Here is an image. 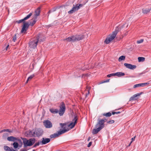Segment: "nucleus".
<instances>
[{"label":"nucleus","instance_id":"obj_19","mask_svg":"<svg viewBox=\"0 0 151 151\" xmlns=\"http://www.w3.org/2000/svg\"><path fill=\"white\" fill-rule=\"evenodd\" d=\"M142 93H138L136 94H135L134 95H133L131 97L129 100V101L132 100H136V98L137 97V96H140V95H141Z\"/></svg>","mask_w":151,"mask_h":151},{"label":"nucleus","instance_id":"obj_18","mask_svg":"<svg viewBox=\"0 0 151 151\" xmlns=\"http://www.w3.org/2000/svg\"><path fill=\"white\" fill-rule=\"evenodd\" d=\"M30 27L28 22H23V25H22V28H27Z\"/></svg>","mask_w":151,"mask_h":151},{"label":"nucleus","instance_id":"obj_7","mask_svg":"<svg viewBox=\"0 0 151 151\" xmlns=\"http://www.w3.org/2000/svg\"><path fill=\"white\" fill-rule=\"evenodd\" d=\"M77 118L76 116H75L72 122L68 125V127L70 129H72L75 125L77 121Z\"/></svg>","mask_w":151,"mask_h":151},{"label":"nucleus","instance_id":"obj_24","mask_svg":"<svg viewBox=\"0 0 151 151\" xmlns=\"http://www.w3.org/2000/svg\"><path fill=\"white\" fill-rule=\"evenodd\" d=\"M7 139L9 141H15L16 140V138L13 136H10L8 137Z\"/></svg>","mask_w":151,"mask_h":151},{"label":"nucleus","instance_id":"obj_58","mask_svg":"<svg viewBox=\"0 0 151 151\" xmlns=\"http://www.w3.org/2000/svg\"><path fill=\"white\" fill-rule=\"evenodd\" d=\"M119 28H120V27H119Z\"/></svg>","mask_w":151,"mask_h":151},{"label":"nucleus","instance_id":"obj_34","mask_svg":"<svg viewBox=\"0 0 151 151\" xmlns=\"http://www.w3.org/2000/svg\"><path fill=\"white\" fill-rule=\"evenodd\" d=\"M128 24L127 23H125L123 25H122V26L121 27L122 28H127L128 27Z\"/></svg>","mask_w":151,"mask_h":151},{"label":"nucleus","instance_id":"obj_35","mask_svg":"<svg viewBox=\"0 0 151 151\" xmlns=\"http://www.w3.org/2000/svg\"><path fill=\"white\" fill-rule=\"evenodd\" d=\"M28 150L26 147H24V148L21 149L19 151H27Z\"/></svg>","mask_w":151,"mask_h":151},{"label":"nucleus","instance_id":"obj_53","mask_svg":"<svg viewBox=\"0 0 151 151\" xmlns=\"http://www.w3.org/2000/svg\"><path fill=\"white\" fill-rule=\"evenodd\" d=\"M116 114V112H112V114L113 115H114Z\"/></svg>","mask_w":151,"mask_h":151},{"label":"nucleus","instance_id":"obj_48","mask_svg":"<svg viewBox=\"0 0 151 151\" xmlns=\"http://www.w3.org/2000/svg\"><path fill=\"white\" fill-rule=\"evenodd\" d=\"M6 132V129H3V130H1L0 132V133H1V132Z\"/></svg>","mask_w":151,"mask_h":151},{"label":"nucleus","instance_id":"obj_16","mask_svg":"<svg viewBox=\"0 0 151 151\" xmlns=\"http://www.w3.org/2000/svg\"><path fill=\"white\" fill-rule=\"evenodd\" d=\"M26 134L28 137H35L34 134V130H29L26 132Z\"/></svg>","mask_w":151,"mask_h":151},{"label":"nucleus","instance_id":"obj_32","mask_svg":"<svg viewBox=\"0 0 151 151\" xmlns=\"http://www.w3.org/2000/svg\"><path fill=\"white\" fill-rule=\"evenodd\" d=\"M13 145L14 148H17L18 147V145H19V144L17 142H14L13 143Z\"/></svg>","mask_w":151,"mask_h":151},{"label":"nucleus","instance_id":"obj_49","mask_svg":"<svg viewBox=\"0 0 151 151\" xmlns=\"http://www.w3.org/2000/svg\"><path fill=\"white\" fill-rule=\"evenodd\" d=\"M89 89H88V93H86V96L90 92H89Z\"/></svg>","mask_w":151,"mask_h":151},{"label":"nucleus","instance_id":"obj_39","mask_svg":"<svg viewBox=\"0 0 151 151\" xmlns=\"http://www.w3.org/2000/svg\"><path fill=\"white\" fill-rule=\"evenodd\" d=\"M34 75L33 74L31 75L28 78V80H31L32 78H33L34 77Z\"/></svg>","mask_w":151,"mask_h":151},{"label":"nucleus","instance_id":"obj_28","mask_svg":"<svg viewBox=\"0 0 151 151\" xmlns=\"http://www.w3.org/2000/svg\"><path fill=\"white\" fill-rule=\"evenodd\" d=\"M4 149L5 151H12L11 149L8 146H5L4 147Z\"/></svg>","mask_w":151,"mask_h":151},{"label":"nucleus","instance_id":"obj_10","mask_svg":"<svg viewBox=\"0 0 151 151\" xmlns=\"http://www.w3.org/2000/svg\"><path fill=\"white\" fill-rule=\"evenodd\" d=\"M43 124L46 128H50L52 127V124L49 120H46L43 122Z\"/></svg>","mask_w":151,"mask_h":151},{"label":"nucleus","instance_id":"obj_12","mask_svg":"<svg viewBox=\"0 0 151 151\" xmlns=\"http://www.w3.org/2000/svg\"><path fill=\"white\" fill-rule=\"evenodd\" d=\"M124 65L127 68L131 70L134 69L136 68V66L135 65H132L130 64L124 63Z\"/></svg>","mask_w":151,"mask_h":151},{"label":"nucleus","instance_id":"obj_22","mask_svg":"<svg viewBox=\"0 0 151 151\" xmlns=\"http://www.w3.org/2000/svg\"><path fill=\"white\" fill-rule=\"evenodd\" d=\"M75 36L76 37V41H79L82 39L83 38V36L82 35H77Z\"/></svg>","mask_w":151,"mask_h":151},{"label":"nucleus","instance_id":"obj_3","mask_svg":"<svg viewBox=\"0 0 151 151\" xmlns=\"http://www.w3.org/2000/svg\"><path fill=\"white\" fill-rule=\"evenodd\" d=\"M118 32V30L116 29L113 32L112 34L109 35L106 39L105 41V42L107 44H109L115 38Z\"/></svg>","mask_w":151,"mask_h":151},{"label":"nucleus","instance_id":"obj_20","mask_svg":"<svg viewBox=\"0 0 151 151\" xmlns=\"http://www.w3.org/2000/svg\"><path fill=\"white\" fill-rule=\"evenodd\" d=\"M40 12V8L38 7L35 11V16L34 18L37 17V16L39 15Z\"/></svg>","mask_w":151,"mask_h":151},{"label":"nucleus","instance_id":"obj_1","mask_svg":"<svg viewBox=\"0 0 151 151\" xmlns=\"http://www.w3.org/2000/svg\"><path fill=\"white\" fill-rule=\"evenodd\" d=\"M104 122L103 120H101V119L99 118L98 119L97 122L95 126L96 128L92 130V132L93 134H96L104 127Z\"/></svg>","mask_w":151,"mask_h":151},{"label":"nucleus","instance_id":"obj_26","mask_svg":"<svg viewBox=\"0 0 151 151\" xmlns=\"http://www.w3.org/2000/svg\"><path fill=\"white\" fill-rule=\"evenodd\" d=\"M138 59L139 62H143L145 60V58L143 57H139Z\"/></svg>","mask_w":151,"mask_h":151},{"label":"nucleus","instance_id":"obj_11","mask_svg":"<svg viewBox=\"0 0 151 151\" xmlns=\"http://www.w3.org/2000/svg\"><path fill=\"white\" fill-rule=\"evenodd\" d=\"M38 41H36V40H34L29 42V47L31 48H35L37 44Z\"/></svg>","mask_w":151,"mask_h":151},{"label":"nucleus","instance_id":"obj_23","mask_svg":"<svg viewBox=\"0 0 151 151\" xmlns=\"http://www.w3.org/2000/svg\"><path fill=\"white\" fill-rule=\"evenodd\" d=\"M114 75H115V76H117L118 77H121L124 76L125 74L121 72H118L114 73Z\"/></svg>","mask_w":151,"mask_h":151},{"label":"nucleus","instance_id":"obj_2","mask_svg":"<svg viewBox=\"0 0 151 151\" xmlns=\"http://www.w3.org/2000/svg\"><path fill=\"white\" fill-rule=\"evenodd\" d=\"M35 139L34 138H31L28 140L26 138L23 139L24 147L31 146L35 143Z\"/></svg>","mask_w":151,"mask_h":151},{"label":"nucleus","instance_id":"obj_59","mask_svg":"<svg viewBox=\"0 0 151 151\" xmlns=\"http://www.w3.org/2000/svg\"><path fill=\"white\" fill-rule=\"evenodd\" d=\"M33 151H35V150H33Z\"/></svg>","mask_w":151,"mask_h":151},{"label":"nucleus","instance_id":"obj_55","mask_svg":"<svg viewBox=\"0 0 151 151\" xmlns=\"http://www.w3.org/2000/svg\"><path fill=\"white\" fill-rule=\"evenodd\" d=\"M9 46V45H8V46L6 47V50H7V49L8 48V47Z\"/></svg>","mask_w":151,"mask_h":151},{"label":"nucleus","instance_id":"obj_4","mask_svg":"<svg viewBox=\"0 0 151 151\" xmlns=\"http://www.w3.org/2000/svg\"><path fill=\"white\" fill-rule=\"evenodd\" d=\"M86 3H85L84 4H77L76 5H73V8L68 12V14H71L74 13L76 11L78 10L81 7H82Z\"/></svg>","mask_w":151,"mask_h":151},{"label":"nucleus","instance_id":"obj_45","mask_svg":"<svg viewBox=\"0 0 151 151\" xmlns=\"http://www.w3.org/2000/svg\"><path fill=\"white\" fill-rule=\"evenodd\" d=\"M92 143L91 142H89L87 145V147H90L92 144Z\"/></svg>","mask_w":151,"mask_h":151},{"label":"nucleus","instance_id":"obj_15","mask_svg":"<svg viewBox=\"0 0 151 151\" xmlns=\"http://www.w3.org/2000/svg\"><path fill=\"white\" fill-rule=\"evenodd\" d=\"M76 37L75 36H72L70 37L65 39L64 40H67L68 42H74L76 41Z\"/></svg>","mask_w":151,"mask_h":151},{"label":"nucleus","instance_id":"obj_5","mask_svg":"<svg viewBox=\"0 0 151 151\" xmlns=\"http://www.w3.org/2000/svg\"><path fill=\"white\" fill-rule=\"evenodd\" d=\"M68 131V130H67L66 129H60L59 131L51 135L50 137L51 138L57 137H58L59 135L65 133Z\"/></svg>","mask_w":151,"mask_h":151},{"label":"nucleus","instance_id":"obj_44","mask_svg":"<svg viewBox=\"0 0 151 151\" xmlns=\"http://www.w3.org/2000/svg\"><path fill=\"white\" fill-rule=\"evenodd\" d=\"M16 40V35H15L13 37V41L14 42H15Z\"/></svg>","mask_w":151,"mask_h":151},{"label":"nucleus","instance_id":"obj_36","mask_svg":"<svg viewBox=\"0 0 151 151\" xmlns=\"http://www.w3.org/2000/svg\"><path fill=\"white\" fill-rule=\"evenodd\" d=\"M114 122L113 120H108L107 121V123L109 124H113Z\"/></svg>","mask_w":151,"mask_h":151},{"label":"nucleus","instance_id":"obj_47","mask_svg":"<svg viewBox=\"0 0 151 151\" xmlns=\"http://www.w3.org/2000/svg\"><path fill=\"white\" fill-rule=\"evenodd\" d=\"M6 132H12V131H10L9 129H6Z\"/></svg>","mask_w":151,"mask_h":151},{"label":"nucleus","instance_id":"obj_41","mask_svg":"<svg viewBox=\"0 0 151 151\" xmlns=\"http://www.w3.org/2000/svg\"><path fill=\"white\" fill-rule=\"evenodd\" d=\"M135 137L136 136H135V137H133V138H132V141H131V142H130V143L129 144V146H130V145L132 143V142L134 140H135Z\"/></svg>","mask_w":151,"mask_h":151},{"label":"nucleus","instance_id":"obj_25","mask_svg":"<svg viewBox=\"0 0 151 151\" xmlns=\"http://www.w3.org/2000/svg\"><path fill=\"white\" fill-rule=\"evenodd\" d=\"M50 111L53 114L57 113L58 112V110L56 109H50Z\"/></svg>","mask_w":151,"mask_h":151},{"label":"nucleus","instance_id":"obj_54","mask_svg":"<svg viewBox=\"0 0 151 151\" xmlns=\"http://www.w3.org/2000/svg\"><path fill=\"white\" fill-rule=\"evenodd\" d=\"M109 81V80H107L106 81H104V82H108Z\"/></svg>","mask_w":151,"mask_h":151},{"label":"nucleus","instance_id":"obj_40","mask_svg":"<svg viewBox=\"0 0 151 151\" xmlns=\"http://www.w3.org/2000/svg\"><path fill=\"white\" fill-rule=\"evenodd\" d=\"M115 76V75H114V73H113L107 75V77H110L111 76Z\"/></svg>","mask_w":151,"mask_h":151},{"label":"nucleus","instance_id":"obj_17","mask_svg":"<svg viewBox=\"0 0 151 151\" xmlns=\"http://www.w3.org/2000/svg\"><path fill=\"white\" fill-rule=\"evenodd\" d=\"M50 141V139L48 138H42V141L40 142L42 145H45L49 142Z\"/></svg>","mask_w":151,"mask_h":151},{"label":"nucleus","instance_id":"obj_14","mask_svg":"<svg viewBox=\"0 0 151 151\" xmlns=\"http://www.w3.org/2000/svg\"><path fill=\"white\" fill-rule=\"evenodd\" d=\"M37 17H36L35 18L33 17V19L28 22L30 26H32L35 24L37 21Z\"/></svg>","mask_w":151,"mask_h":151},{"label":"nucleus","instance_id":"obj_57","mask_svg":"<svg viewBox=\"0 0 151 151\" xmlns=\"http://www.w3.org/2000/svg\"><path fill=\"white\" fill-rule=\"evenodd\" d=\"M84 75V74H83V75L82 76V77H83V76Z\"/></svg>","mask_w":151,"mask_h":151},{"label":"nucleus","instance_id":"obj_13","mask_svg":"<svg viewBox=\"0 0 151 151\" xmlns=\"http://www.w3.org/2000/svg\"><path fill=\"white\" fill-rule=\"evenodd\" d=\"M149 84V83H139L134 85L133 86V88H136L139 87H144L146 85H148Z\"/></svg>","mask_w":151,"mask_h":151},{"label":"nucleus","instance_id":"obj_9","mask_svg":"<svg viewBox=\"0 0 151 151\" xmlns=\"http://www.w3.org/2000/svg\"><path fill=\"white\" fill-rule=\"evenodd\" d=\"M65 111V106L64 104H61L60 106V110L58 111L59 114L60 116H62Z\"/></svg>","mask_w":151,"mask_h":151},{"label":"nucleus","instance_id":"obj_42","mask_svg":"<svg viewBox=\"0 0 151 151\" xmlns=\"http://www.w3.org/2000/svg\"><path fill=\"white\" fill-rule=\"evenodd\" d=\"M144 40L143 39H141L139 40H138L137 42L138 44H140Z\"/></svg>","mask_w":151,"mask_h":151},{"label":"nucleus","instance_id":"obj_29","mask_svg":"<svg viewBox=\"0 0 151 151\" xmlns=\"http://www.w3.org/2000/svg\"><path fill=\"white\" fill-rule=\"evenodd\" d=\"M25 21V20H24V19L23 18L22 19L17 21L15 22L18 24H19L21 23H23V22H24Z\"/></svg>","mask_w":151,"mask_h":151},{"label":"nucleus","instance_id":"obj_38","mask_svg":"<svg viewBox=\"0 0 151 151\" xmlns=\"http://www.w3.org/2000/svg\"><path fill=\"white\" fill-rule=\"evenodd\" d=\"M40 143H40V142H38L35 143L33 146V147H36L37 146H39Z\"/></svg>","mask_w":151,"mask_h":151},{"label":"nucleus","instance_id":"obj_56","mask_svg":"<svg viewBox=\"0 0 151 151\" xmlns=\"http://www.w3.org/2000/svg\"><path fill=\"white\" fill-rule=\"evenodd\" d=\"M29 81V80H28V79H27V80L26 82V83H27V82H28V81Z\"/></svg>","mask_w":151,"mask_h":151},{"label":"nucleus","instance_id":"obj_8","mask_svg":"<svg viewBox=\"0 0 151 151\" xmlns=\"http://www.w3.org/2000/svg\"><path fill=\"white\" fill-rule=\"evenodd\" d=\"M35 137H39L41 136L43 134L42 130L40 129H35L34 130Z\"/></svg>","mask_w":151,"mask_h":151},{"label":"nucleus","instance_id":"obj_51","mask_svg":"<svg viewBox=\"0 0 151 151\" xmlns=\"http://www.w3.org/2000/svg\"><path fill=\"white\" fill-rule=\"evenodd\" d=\"M90 139H91V137H89L88 138V141H89V140Z\"/></svg>","mask_w":151,"mask_h":151},{"label":"nucleus","instance_id":"obj_50","mask_svg":"<svg viewBox=\"0 0 151 151\" xmlns=\"http://www.w3.org/2000/svg\"><path fill=\"white\" fill-rule=\"evenodd\" d=\"M120 113V112L118 111V112H116V114H119Z\"/></svg>","mask_w":151,"mask_h":151},{"label":"nucleus","instance_id":"obj_31","mask_svg":"<svg viewBox=\"0 0 151 151\" xmlns=\"http://www.w3.org/2000/svg\"><path fill=\"white\" fill-rule=\"evenodd\" d=\"M125 58V56L124 55H122L119 57V61H120L122 60H124Z\"/></svg>","mask_w":151,"mask_h":151},{"label":"nucleus","instance_id":"obj_27","mask_svg":"<svg viewBox=\"0 0 151 151\" xmlns=\"http://www.w3.org/2000/svg\"><path fill=\"white\" fill-rule=\"evenodd\" d=\"M32 15V13H30L29 14H28L26 17H25L24 19L25 20H26L29 18Z\"/></svg>","mask_w":151,"mask_h":151},{"label":"nucleus","instance_id":"obj_6","mask_svg":"<svg viewBox=\"0 0 151 151\" xmlns=\"http://www.w3.org/2000/svg\"><path fill=\"white\" fill-rule=\"evenodd\" d=\"M45 37L42 34L39 33L37 36L36 38V40L38 41V43L39 42L41 43L45 41Z\"/></svg>","mask_w":151,"mask_h":151},{"label":"nucleus","instance_id":"obj_52","mask_svg":"<svg viewBox=\"0 0 151 151\" xmlns=\"http://www.w3.org/2000/svg\"><path fill=\"white\" fill-rule=\"evenodd\" d=\"M47 27H51V25H48V26Z\"/></svg>","mask_w":151,"mask_h":151},{"label":"nucleus","instance_id":"obj_37","mask_svg":"<svg viewBox=\"0 0 151 151\" xmlns=\"http://www.w3.org/2000/svg\"><path fill=\"white\" fill-rule=\"evenodd\" d=\"M27 31V29H22V30L21 31V33H26Z\"/></svg>","mask_w":151,"mask_h":151},{"label":"nucleus","instance_id":"obj_33","mask_svg":"<svg viewBox=\"0 0 151 151\" xmlns=\"http://www.w3.org/2000/svg\"><path fill=\"white\" fill-rule=\"evenodd\" d=\"M57 9V8H54L52 9H51V10H50L48 12V13L49 14L50 13H51L54 12Z\"/></svg>","mask_w":151,"mask_h":151},{"label":"nucleus","instance_id":"obj_46","mask_svg":"<svg viewBox=\"0 0 151 151\" xmlns=\"http://www.w3.org/2000/svg\"><path fill=\"white\" fill-rule=\"evenodd\" d=\"M101 119V120H103V121H104V123L107 121V120L106 119Z\"/></svg>","mask_w":151,"mask_h":151},{"label":"nucleus","instance_id":"obj_21","mask_svg":"<svg viewBox=\"0 0 151 151\" xmlns=\"http://www.w3.org/2000/svg\"><path fill=\"white\" fill-rule=\"evenodd\" d=\"M151 10V8L150 7L147 8L143 9H142V12L144 14H147Z\"/></svg>","mask_w":151,"mask_h":151},{"label":"nucleus","instance_id":"obj_43","mask_svg":"<svg viewBox=\"0 0 151 151\" xmlns=\"http://www.w3.org/2000/svg\"><path fill=\"white\" fill-rule=\"evenodd\" d=\"M65 125V124L64 123H60V125L62 128H63Z\"/></svg>","mask_w":151,"mask_h":151},{"label":"nucleus","instance_id":"obj_30","mask_svg":"<svg viewBox=\"0 0 151 151\" xmlns=\"http://www.w3.org/2000/svg\"><path fill=\"white\" fill-rule=\"evenodd\" d=\"M103 115L104 116H106L109 117L111 115V114L110 112L106 113H104L103 114Z\"/></svg>","mask_w":151,"mask_h":151}]
</instances>
